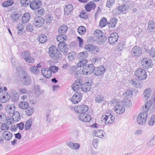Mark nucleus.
Returning <instances> with one entry per match:
<instances>
[{
	"label": "nucleus",
	"instance_id": "23",
	"mask_svg": "<svg viewBox=\"0 0 155 155\" xmlns=\"http://www.w3.org/2000/svg\"><path fill=\"white\" fill-rule=\"evenodd\" d=\"M67 45L64 42L59 43L58 45V47L60 50L62 52L66 53L68 49Z\"/></svg>",
	"mask_w": 155,
	"mask_h": 155
},
{
	"label": "nucleus",
	"instance_id": "22",
	"mask_svg": "<svg viewBox=\"0 0 155 155\" xmlns=\"http://www.w3.org/2000/svg\"><path fill=\"white\" fill-rule=\"evenodd\" d=\"M96 7V4L93 2L91 1L87 3L85 6L86 10L89 12L92 9H94Z\"/></svg>",
	"mask_w": 155,
	"mask_h": 155
},
{
	"label": "nucleus",
	"instance_id": "43",
	"mask_svg": "<svg viewBox=\"0 0 155 155\" xmlns=\"http://www.w3.org/2000/svg\"><path fill=\"white\" fill-rule=\"evenodd\" d=\"M128 9L127 5H121L118 7V10L120 12L124 13H126Z\"/></svg>",
	"mask_w": 155,
	"mask_h": 155
},
{
	"label": "nucleus",
	"instance_id": "24",
	"mask_svg": "<svg viewBox=\"0 0 155 155\" xmlns=\"http://www.w3.org/2000/svg\"><path fill=\"white\" fill-rule=\"evenodd\" d=\"M130 84L134 87L137 88H140L142 87V83L136 78L131 80Z\"/></svg>",
	"mask_w": 155,
	"mask_h": 155
},
{
	"label": "nucleus",
	"instance_id": "14",
	"mask_svg": "<svg viewBox=\"0 0 155 155\" xmlns=\"http://www.w3.org/2000/svg\"><path fill=\"white\" fill-rule=\"evenodd\" d=\"M41 2L39 0H33L30 4V7L32 10H35L40 8Z\"/></svg>",
	"mask_w": 155,
	"mask_h": 155
},
{
	"label": "nucleus",
	"instance_id": "9",
	"mask_svg": "<svg viewBox=\"0 0 155 155\" xmlns=\"http://www.w3.org/2000/svg\"><path fill=\"white\" fill-rule=\"evenodd\" d=\"M74 109L77 113H85L88 110V107L85 105H79L75 106Z\"/></svg>",
	"mask_w": 155,
	"mask_h": 155
},
{
	"label": "nucleus",
	"instance_id": "29",
	"mask_svg": "<svg viewBox=\"0 0 155 155\" xmlns=\"http://www.w3.org/2000/svg\"><path fill=\"white\" fill-rule=\"evenodd\" d=\"M11 98L13 101H16L19 99V95L18 92L15 90H12L11 92Z\"/></svg>",
	"mask_w": 155,
	"mask_h": 155
},
{
	"label": "nucleus",
	"instance_id": "54",
	"mask_svg": "<svg viewBox=\"0 0 155 155\" xmlns=\"http://www.w3.org/2000/svg\"><path fill=\"white\" fill-rule=\"evenodd\" d=\"M53 20V17L51 14H48L46 16V23H50Z\"/></svg>",
	"mask_w": 155,
	"mask_h": 155
},
{
	"label": "nucleus",
	"instance_id": "55",
	"mask_svg": "<svg viewBox=\"0 0 155 155\" xmlns=\"http://www.w3.org/2000/svg\"><path fill=\"white\" fill-rule=\"evenodd\" d=\"M87 62L86 59H84L83 60H80V61L77 64V66L78 67H84V64Z\"/></svg>",
	"mask_w": 155,
	"mask_h": 155
},
{
	"label": "nucleus",
	"instance_id": "44",
	"mask_svg": "<svg viewBox=\"0 0 155 155\" xmlns=\"http://www.w3.org/2000/svg\"><path fill=\"white\" fill-rule=\"evenodd\" d=\"M33 122V119H30L27 121L25 123V130H28L30 128Z\"/></svg>",
	"mask_w": 155,
	"mask_h": 155
},
{
	"label": "nucleus",
	"instance_id": "34",
	"mask_svg": "<svg viewBox=\"0 0 155 155\" xmlns=\"http://www.w3.org/2000/svg\"><path fill=\"white\" fill-rule=\"evenodd\" d=\"M34 88L35 94L37 95V97H38L44 92L43 91H41L40 89V86L38 85H36L35 86Z\"/></svg>",
	"mask_w": 155,
	"mask_h": 155
},
{
	"label": "nucleus",
	"instance_id": "45",
	"mask_svg": "<svg viewBox=\"0 0 155 155\" xmlns=\"http://www.w3.org/2000/svg\"><path fill=\"white\" fill-rule=\"evenodd\" d=\"M18 106L20 108L23 109H26L28 107V103L25 101H21L19 103Z\"/></svg>",
	"mask_w": 155,
	"mask_h": 155
},
{
	"label": "nucleus",
	"instance_id": "42",
	"mask_svg": "<svg viewBox=\"0 0 155 155\" xmlns=\"http://www.w3.org/2000/svg\"><path fill=\"white\" fill-rule=\"evenodd\" d=\"M12 119L14 121H18L20 119V115L18 111L14 112L12 114Z\"/></svg>",
	"mask_w": 155,
	"mask_h": 155
},
{
	"label": "nucleus",
	"instance_id": "51",
	"mask_svg": "<svg viewBox=\"0 0 155 155\" xmlns=\"http://www.w3.org/2000/svg\"><path fill=\"white\" fill-rule=\"evenodd\" d=\"M86 31L85 27L83 26H79L78 29V33L81 35L84 34Z\"/></svg>",
	"mask_w": 155,
	"mask_h": 155
},
{
	"label": "nucleus",
	"instance_id": "59",
	"mask_svg": "<svg viewBox=\"0 0 155 155\" xmlns=\"http://www.w3.org/2000/svg\"><path fill=\"white\" fill-rule=\"evenodd\" d=\"M49 69L51 73L52 72L53 73H55L58 71V68L56 66H52L50 67Z\"/></svg>",
	"mask_w": 155,
	"mask_h": 155
},
{
	"label": "nucleus",
	"instance_id": "5",
	"mask_svg": "<svg viewBox=\"0 0 155 155\" xmlns=\"http://www.w3.org/2000/svg\"><path fill=\"white\" fill-rule=\"evenodd\" d=\"M148 114L146 111H143L138 116L137 121L138 124L142 125L145 123Z\"/></svg>",
	"mask_w": 155,
	"mask_h": 155
},
{
	"label": "nucleus",
	"instance_id": "12",
	"mask_svg": "<svg viewBox=\"0 0 155 155\" xmlns=\"http://www.w3.org/2000/svg\"><path fill=\"white\" fill-rule=\"evenodd\" d=\"M119 38L117 33H113L110 34L108 37V41L111 45H113L117 42Z\"/></svg>",
	"mask_w": 155,
	"mask_h": 155
},
{
	"label": "nucleus",
	"instance_id": "1",
	"mask_svg": "<svg viewBox=\"0 0 155 155\" xmlns=\"http://www.w3.org/2000/svg\"><path fill=\"white\" fill-rule=\"evenodd\" d=\"M49 49L48 52L49 55L52 59L56 61L61 59V55L55 46H51L49 48Z\"/></svg>",
	"mask_w": 155,
	"mask_h": 155
},
{
	"label": "nucleus",
	"instance_id": "26",
	"mask_svg": "<svg viewBox=\"0 0 155 155\" xmlns=\"http://www.w3.org/2000/svg\"><path fill=\"white\" fill-rule=\"evenodd\" d=\"M2 135L5 140L7 141L10 140L13 136L12 133L7 131L4 132L2 133Z\"/></svg>",
	"mask_w": 155,
	"mask_h": 155
},
{
	"label": "nucleus",
	"instance_id": "62",
	"mask_svg": "<svg viewBox=\"0 0 155 155\" xmlns=\"http://www.w3.org/2000/svg\"><path fill=\"white\" fill-rule=\"evenodd\" d=\"M155 122V115H152L150 120L148 122V124L150 126H153Z\"/></svg>",
	"mask_w": 155,
	"mask_h": 155
},
{
	"label": "nucleus",
	"instance_id": "46",
	"mask_svg": "<svg viewBox=\"0 0 155 155\" xmlns=\"http://www.w3.org/2000/svg\"><path fill=\"white\" fill-rule=\"evenodd\" d=\"M107 24V21L106 18L103 17L100 20L99 26L101 28L104 27Z\"/></svg>",
	"mask_w": 155,
	"mask_h": 155
},
{
	"label": "nucleus",
	"instance_id": "18",
	"mask_svg": "<svg viewBox=\"0 0 155 155\" xmlns=\"http://www.w3.org/2000/svg\"><path fill=\"white\" fill-rule=\"evenodd\" d=\"M114 110L117 113L120 114L124 112L125 109L123 105L117 103L114 107Z\"/></svg>",
	"mask_w": 155,
	"mask_h": 155
},
{
	"label": "nucleus",
	"instance_id": "33",
	"mask_svg": "<svg viewBox=\"0 0 155 155\" xmlns=\"http://www.w3.org/2000/svg\"><path fill=\"white\" fill-rule=\"evenodd\" d=\"M151 93V89L150 88L145 89L143 93V95L144 98L145 100H147L150 97Z\"/></svg>",
	"mask_w": 155,
	"mask_h": 155
},
{
	"label": "nucleus",
	"instance_id": "48",
	"mask_svg": "<svg viewBox=\"0 0 155 155\" xmlns=\"http://www.w3.org/2000/svg\"><path fill=\"white\" fill-rule=\"evenodd\" d=\"M148 26V29L152 31V30L155 29V23L153 20H150L149 21Z\"/></svg>",
	"mask_w": 155,
	"mask_h": 155
},
{
	"label": "nucleus",
	"instance_id": "38",
	"mask_svg": "<svg viewBox=\"0 0 155 155\" xmlns=\"http://www.w3.org/2000/svg\"><path fill=\"white\" fill-rule=\"evenodd\" d=\"M104 100V97L102 95L98 94L97 95L94 99L95 102L98 103H101Z\"/></svg>",
	"mask_w": 155,
	"mask_h": 155
},
{
	"label": "nucleus",
	"instance_id": "53",
	"mask_svg": "<svg viewBox=\"0 0 155 155\" xmlns=\"http://www.w3.org/2000/svg\"><path fill=\"white\" fill-rule=\"evenodd\" d=\"M155 145V137H152L148 142L147 145L149 147H152Z\"/></svg>",
	"mask_w": 155,
	"mask_h": 155
},
{
	"label": "nucleus",
	"instance_id": "61",
	"mask_svg": "<svg viewBox=\"0 0 155 155\" xmlns=\"http://www.w3.org/2000/svg\"><path fill=\"white\" fill-rule=\"evenodd\" d=\"M26 30L28 31L31 32L34 29L33 27V25L30 24V23H28L26 27Z\"/></svg>",
	"mask_w": 155,
	"mask_h": 155
},
{
	"label": "nucleus",
	"instance_id": "52",
	"mask_svg": "<svg viewBox=\"0 0 155 155\" xmlns=\"http://www.w3.org/2000/svg\"><path fill=\"white\" fill-rule=\"evenodd\" d=\"M26 109V115L29 116L31 115L34 111V110L33 108H31L30 107L28 108V107Z\"/></svg>",
	"mask_w": 155,
	"mask_h": 155
},
{
	"label": "nucleus",
	"instance_id": "19",
	"mask_svg": "<svg viewBox=\"0 0 155 155\" xmlns=\"http://www.w3.org/2000/svg\"><path fill=\"white\" fill-rule=\"evenodd\" d=\"M142 51L140 48L138 46H135L132 49L131 54L134 56L139 57L141 54Z\"/></svg>",
	"mask_w": 155,
	"mask_h": 155
},
{
	"label": "nucleus",
	"instance_id": "39",
	"mask_svg": "<svg viewBox=\"0 0 155 155\" xmlns=\"http://www.w3.org/2000/svg\"><path fill=\"white\" fill-rule=\"evenodd\" d=\"M30 18V14L29 13H26L24 14L22 18V21L24 23H27Z\"/></svg>",
	"mask_w": 155,
	"mask_h": 155
},
{
	"label": "nucleus",
	"instance_id": "20",
	"mask_svg": "<svg viewBox=\"0 0 155 155\" xmlns=\"http://www.w3.org/2000/svg\"><path fill=\"white\" fill-rule=\"evenodd\" d=\"M105 70V68L104 66H100L98 68H94V72L95 75L99 76L103 74Z\"/></svg>",
	"mask_w": 155,
	"mask_h": 155
},
{
	"label": "nucleus",
	"instance_id": "37",
	"mask_svg": "<svg viewBox=\"0 0 155 155\" xmlns=\"http://www.w3.org/2000/svg\"><path fill=\"white\" fill-rule=\"evenodd\" d=\"M132 95V91L130 90H126L123 94V96L127 99L131 97Z\"/></svg>",
	"mask_w": 155,
	"mask_h": 155
},
{
	"label": "nucleus",
	"instance_id": "28",
	"mask_svg": "<svg viewBox=\"0 0 155 155\" xmlns=\"http://www.w3.org/2000/svg\"><path fill=\"white\" fill-rule=\"evenodd\" d=\"M73 8V6L72 4H68L66 5L64 10V15H68L70 14L72 11Z\"/></svg>",
	"mask_w": 155,
	"mask_h": 155
},
{
	"label": "nucleus",
	"instance_id": "21",
	"mask_svg": "<svg viewBox=\"0 0 155 155\" xmlns=\"http://www.w3.org/2000/svg\"><path fill=\"white\" fill-rule=\"evenodd\" d=\"M15 105L13 104H8L6 107L5 110L7 113L9 115L12 114L15 110Z\"/></svg>",
	"mask_w": 155,
	"mask_h": 155
},
{
	"label": "nucleus",
	"instance_id": "2",
	"mask_svg": "<svg viewBox=\"0 0 155 155\" xmlns=\"http://www.w3.org/2000/svg\"><path fill=\"white\" fill-rule=\"evenodd\" d=\"M18 75L20 78L22 84L26 86H28L31 83L30 77L27 73L23 71H19Z\"/></svg>",
	"mask_w": 155,
	"mask_h": 155
},
{
	"label": "nucleus",
	"instance_id": "32",
	"mask_svg": "<svg viewBox=\"0 0 155 155\" xmlns=\"http://www.w3.org/2000/svg\"><path fill=\"white\" fill-rule=\"evenodd\" d=\"M153 102L152 100H150L148 101L144 105L142 106L143 108V109L144 111H146L147 113L150 108Z\"/></svg>",
	"mask_w": 155,
	"mask_h": 155
},
{
	"label": "nucleus",
	"instance_id": "30",
	"mask_svg": "<svg viewBox=\"0 0 155 155\" xmlns=\"http://www.w3.org/2000/svg\"><path fill=\"white\" fill-rule=\"evenodd\" d=\"M125 42L124 41H120L118 43L116 46L117 51L119 52L122 51L125 48Z\"/></svg>",
	"mask_w": 155,
	"mask_h": 155
},
{
	"label": "nucleus",
	"instance_id": "60",
	"mask_svg": "<svg viewBox=\"0 0 155 155\" xmlns=\"http://www.w3.org/2000/svg\"><path fill=\"white\" fill-rule=\"evenodd\" d=\"M8 100V98L4 95L0 96V102L2 103H6Z\"/></svg>",
	"mask_w": 155,
	"mask_h": 155
},
{
	"label": "nucleus",
	"instance_id": "40",
	"mask_svg": "<svg viewBox=\"0 0 155 155\" xmlns=\"http://www.w3.org/2000/svg\"><path fill=\"white\" fill-rule=\"evenodd\" d=\"M88 56L87 52L85 51L80 53L78 55V57L80 60H83L84 59H86V58L88 57Z\"/></svg>",
	"mask_w": 155,
	"mask_h": 155
},
{
	"label": "nucleus",
	"instance_id": "50",
	"mask_svg": "<svg viewBox=\"0 0 155 155\" xmlns=\"http://www.w3.org/2000/svg\"><path fill=\"white\" fill-rule=\"evenodd\" d=\"M13 3V2L12 0H8L2 3V6L4 7H7L12 5Z\"/></svg>",
	"mask_w": 155,
	"mask_h": 155
},
{
	"label": "nucleus",
	"instance_id": "64",
	"mask_svg": "<svg viewBox=\"0 0 155 155\" xmlns=\"http://www.w3.org/2000/svg\"><path fill=\"white\" fill-rule=\"evenodd\" d=\"M150 55L153 57H155V48H152L151 49V50L149 52Z\"/></svg>",
	"mask_w": 155,
	"mask_h": 155
},
{
	"label": "nucleus",
	"instance_id": "4",
	"mask_svg": "<svg viewBox=\"0 0 155 155\" xmlns=\"http://www.w3.org/2000/svg\"><path fill=\"white\" fill-rule=\"evenodd\" d=\"M94 35L95 37L98 38L100 44H102L105 42L106 38L104 35H103V33L101 31L96 30L94 31Z\"/></svg>",
	"mask_w": 155,
	"mask_h": 155
},
{
	"label": "nucleus",
	"instance_id": "57",
	"mask_svg": "<svg viewBox=\"0 0 155 155\" xmlns=\"http://www.w3.org/2000/svg\"><path fill=\"white\" fill-rule=\"evenodd\" d=\"M115 0H107L106 3V6L109 8H111L115 3Z\"/></svg>",
	"mask_w": 155,
	"mask_h": 155
},
{
	"label": "nucleus",
	"instance_id": "25",
	"mask_svg": "<svg viewBox=\"0 0 155 155\" xmlns=\"http://www.w3.org/2000/svg\"><path fill=\"white\" fill-rule=\"evenodd\" d=\"M67 145L72 149L77 150L79 149L80 147V144L77 143H73L72 141H69L66 143Z\"/></svg>",
	"mask_w": 155,
	"mask_h": 155
},
{
	"label": "nucleus",
	"instance_id": "8",
	"mask_svg": "<svg viewBox=\"0 0 155 155\" xmlns=\"http://www.w3.org/2000/svg\"><path fill=\"white\" fill-rule=\"evenodd\" d=\"M32 21L34 25L38 28L43 26L44 23V20L42 17L39 16L35 17Z\"/></svg>",
	"mask_w": 155,
	"mask_h": 155
},
{
	"label": "nucleus",
	"instance_id": "41",
	"mask_svg": "<svg viewBox=\"0 0 155 155\" xmlns=\"http://www.w3.org/2000/svg\"><path fill=\"white\" fill-rule=\"evenodd\" d=\"M38 39V41L41 43H44L47 41V38L46 35L44 34H41L39 36Z\"/></svg>",
	"mask_w": 155,
	"mask_h": 155
},
{
	"label": "nucleus",
	"instance_id": "3",
	"mask_svg": "<svg viewBox=\"0 0 155 155\" xmlns=\"http://www.w3.org/2000/svg\"><path fill=\"white\" fill-rule=\"evenodd\" d=\"M135 75L136 78L141 80L145 79L147 76L146 71L141 68H139L136 71Z\"/></svg>",
	"mask_w": 155,
	"mask_h": 155
},
{
	"label": "nucleus",
	"instance_id": "63",
	"mask_svg": "<svg viewBox=\"0 0 155 155\" xmlns=\"http://www.w3.org/2000/svg\"><path fill=\"white\" fill-rule=\"evenodd\" d=\"M6 120V116L3 113H0V123L2 124Z\"/></svg>",
	"mask_w": 155,
	"mask_h": 155
},
{
	"label": "nucleus",
	"instance_id": "31",
	"mask_svg": "<svg viewBox=\"0 0 155 155\" xmlns=\"http://www.w3.org/2000/svg\"><path fill=\"white\" fill-rule=\"evenodd\" d=\"M104 132L102 130L100 129H97L94 130L93 132V134L95 136L102 138L103 137H104Z\"/></svg>",
	"mask_w": 155,
	"mask_h": 155
},
{
	"label": "nucleus",
	"instance_id": "7",
	"mask_svg": "<svg viewBox=\"0 0 155 155\" xmlns=\"http://www.w3.org/2000/svg\"><path fill=\"white\" fill-rule=\"evenodd\" d=\"M142 67L144 68L148 69L152 67L153 64L151 60L147 58H143L141 61Z\"/></svg>",
	"mask_w": 155,
	"mask_h": 155
},
{
	"label": "nucleus",
	"instance_id": "56",
	"mask_svg": "<svg viewBox=\"0 0 155 155\" xmlns=\"http://www.w3.org/2000/svg\"><path fill=\"white\" fill-rule=\"evenodd\" d=\"M19 17V14L14 12L11 14V18L14 21H16Z\"/></svg>",
	"mask_w": 155,
	"mask_h": 155
},
{
	"label": "nucleus",
	"instance_id": "49",
	"mask_svg": "<svg viewBox=\"0 0 155 155\" xmlns=\"http://www.w3.org/2000/svg\"><path fill=\"white\" fill-rule=\"evenodd\" d=\"M29 71L30 72L35 74H38L39 73V69L37 67L35 66H31L30 68Z\"/></svg>",
	"mask_w": 155,
	"mask_h": 155
},
{
	"label": "nucleus",
	"instance_id": "58",
	"mask_svg": "<svg viewBox=\"0 0 155 155\" xmlns=\"http://www.w3.org/2000/svg\"><path fill=\"white\" fill-rule=\"evenodd\" d=\"M30 3V0H21V3L22 6L26 7Z\"/></svg>",
	"mask_w": 155,
	"mask_h": 155
},
{
	"label": "nucleus",
	"instance_id": "16",
	"mask_svg": "<svg viewBox=\"0 0 155 155\" xmlns=\"http://www.w3.org/2000/svg\"><path fill=\"white\" fill-rule=\"evenodd\" d=\"M82 99V94L80 92H76L71 98V101L74 104H77Z\"/></svg>",
	"mask_w": 155,
	"mask_h": 155
},
{
	"label": "nucleus",
	"instance_id": "35",
	"mask_svg": "<svg viewBox=\"0 0 155 155\" xmlns=\"http://www.w3.org/2000/svg\"><path fill=\"white\" fill-rule=\"evenodd\" d=\"M117 18H111L110 22L108 23L110 27L112 28H114L117 24Z\"/></svg>",
	"mask_w": 155,
	"mask_h": 155
},
{
	"label": "nucleus",
	"instance_id": "13",
	"mask_svg": "<svg viewBox=\"0 0 155 155\" xmlns=\"http://www.w3.org/2000/svg\"><path fill=\"white\" fill-rule=\"evenodd\" d=\"M78 117L80 120L85 122H88L91 120V116L85 113H81L79 114Z\"/></svg>",
	"mask_w": 155,
	"mask_h": 155
},
{
	"label": "nucleus",
	"instance_id": "15",
	"mask_svg": "<svg viewBox=\"0 0 155 155\" xmlns=\"http://www.w3.org/2000/svg\"><path fill=\"white\" fill-rule=\"evenodd\" d=\"M23 56L26 62L29 63H32L35 61L34 58L30 56V52L28 51L24 52L22 53Z\"/></svg>",
	"mask_w": 155,
	"mask_h": 155
},
{
	"label": "nucleus",
	"instance_id": "11",
	"mask_svg": "<svg viewBox=\"0 0 155 155\" xmlns=\"http://www.w3.org/2000/svg\"><path fill=\"white\" fill-rule=\"evenodd\" d=\"M105 117H103L105 123L107 125L113 123L115 119V117L113 116L110 113H107L105 115ZM103 117L104 116H103Z\"/></svg>",
	"mask_w": 155,
	"mask_h": 155
},
{
	"label": "nucleus",
	"instance_id": "17",
	"mask_svg": "<svg viewBox=\"0 0 155 155\" xmlns=\"http://www.w3.org/2000/svg\"><path fill=\"white\" fill-rule=\"evenodd\" d=\"M91 83L89 82V81L84 82L83 81L81 90L84 92H88L91 89Z\"/></svg>",
	"mask_w": 155,
	"mask_h": 155
},
{
	"label": "nucleus",
	"instance_id": "27",
	"mask_svg": "<svg viewBox=\"0 0 155 155\" xmlns=\"http://www.w3.org/2000/svg\"><path fill=\"white\" fill-rule=\"evenodd\" d=\"M41 73L42 75L47 78H49L51 76V73L50 70L47 68H42L41 69Z\"/></svg>",
	"mask_w": 155,
	"mask_h": 155
},
{
	"label": "nucleus",
	"instance_id": "10",
	"mask_svg": "<svg viewBox=\"0 0 155 155\" xmlns=\"http://www.w3.org/2000/svg\"><path fill=\"white\" fill-rule=\"evenodd\" d=\"M83 80L79 78L76 80L72 85L71 87L74 91H77L81 89L83 83Z\"/></svg>",
	"mask_w": 155,
	"mask_h": 155
},
{
	"label": "nucleus",
	"instance_id": "36",
	"mask_svg": "<svg viewBox=\"0 0 155 155\" xmlns=\"http://www.w3.org/2000/svg\"><path fill=\"white\" fill-rule=\"evenodd\" d=\"M68 28V26L65 25L61 26L58 29V32L60 34H64L65 33Z\"/></svg>",
	"mask_w": 155,
	"mask_h": 155
},
{
	"label": "nucleus",
	"instance_id": "6",
	"mask_svg": "<svg viewBox=\"0 0 155 155\" xmlns=\"http://www.w3.org/2000/svg\"><path fill=\"white\" fill-rule=\"evenodd\" d=\"M94 67L93 64H89L85 65L83 67L82 72L84 75H87L94 72Z\"/></svg>",
	"mask_w": 155,
	"mask_h": 155
},
{
	"label": "nucleus",
	"instance_id": "47",
	"mask_svg": "<svg viewBox=\"0 0 155 155\" xmlns=\"http://www.w3.org/2000/svg\"><path fill=\"white\" fill-rule=\"evenodd\" d=\"M66 36L64 34H60L57 36V39L60 43L63 42L66 40Z\"/></svg>",
	"mask_w": 155,
	"mask_h": 155
}]
</instances>
